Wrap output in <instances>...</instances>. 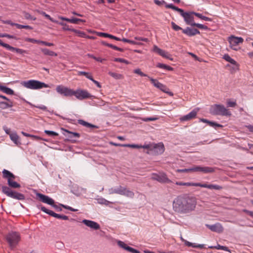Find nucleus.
<instances>
[{"mask_svg": "<svg viewBox=\"0 0 253 253\" xmlns=\"http://www.w3.org/2000/svg\"><path fill=\"white\" fill-rule=\"evenodd\" d=\"M197 205L196 199L188 195L177 196L173 201V211L179 214H189L195 211Z\"/></svg>", "mask_w": 253, "mask_h": 253, "instance_id": "obj_1", "label": "nucleus"}, {"mask_svg": "<svg viewBox=\"0 0 253 253\" xmlns=\"http://www.w3.org/2000/svg\"><path fill=\"white\" fill-rule=\"evenodd\" d=\"M166 8H171L179 12L180 15L183 18L184 20L187 25L193 26V24L195 23L194 21L193 11L185 12L182 9L179 8L171 3L167 4Z\"/></svg>", "mask_w": 253, "mask_h": 253, "instance_id": "obj_2", "label": "nucleus"}, {"mask_svg": "<svg viewBox=\"0 0 253 253\" xmlns=\"http://www.w3.org/2000/svg\"><path fill=\"white\" fill-rule=\"evenodd\" d=\"M21 84L27 88L34 90L49 87L48 84L35 80L23 81L21 83Z\"/></svg>", "mask_w": 253, "mask_h": 253, "instance_id": "obj_3", "label": "nucleus"}, {"mask_svg": "<svg viewBox=\"0 0 253 253\" xmlns=\"http://www.w3.org/2000/svg\"><path fill=\"white\" fill-rule=\"evenodd\" d=\"M211 114L214 115H220L222 116H230L231 113L226 109L224 105L221 104H214L212 105L210 109Z\"/></svg>", "mask_w": 253, "mask_h": 253, "instance_id": "obj_4", "label": "nucleus"}, {"mask_svg": "<svg viewBox=\"0 0 253 253\" xmlns=\"http://www.w3.org/2000/svg\"><path fill=\"white\" fill-rule=\"evenodd\" d=\"M175 184L179 186H199L201 187L217 190H219L222 189V187L218 185L201 184L200 183L176 182Z\"/></svg>", "mask_w": 253, "mask_h": 253, "instance_id": "obj_5", "label": "nucleus"}, {"mask_svg": "<svg viewBox=\"0 0 253 253\" xmlns=\"http://www.w3.org/2000/svg\"><path fill=\"white\" fill-rule=\"evenodd\" d=\"M2 191L7 196L12 198L19 200H23L25 199V196L23 194L12 190L9 187L6 186H2Z\"/></svg>", "mask_w": 253, "mask_h": 253, "instance_id": "obj_6", "label": "nucleus"}, {"mask_svg": "<svg viewBox=\"0 0 253 253\" xmlns=\"http://www.w3.org/2000/svg\"><path fill=\"white\" fill-rule=\"evenodd\" d=\"M7 242L11 248H14L20 240V234L17 232H11L6 237Z\"/></svg>", "mask_w": 253, "mask_h": 253, "instance_id": "obj_7", "label": "nucleus"}, {"mask_svg": "<svg viewBox=\"0 0 253 253\" xmlns=\"http://www.w3.org/2000/svg\"><path fill=\"white\" fill-rule=\"evenodd\" d=\"M152 179L157 180L160 183H170L172 181L168 178L165 173H153L151 177Z\"/></svg>", "mask_w": 253, "mask_h": 253, "instance_id": "obj_8", "label": "nucleus"}, {"mask_svg": "<svg viewBox=\"0 0 253 253\" xmlns=\"http://www.w3.org/2000/svg\"><path fill=\"white\" fill-rule=\"evenodd\" d=\"M74 96L80 100L90 98L93 96L88 92L87 90L81 89L75 90Z\"/></svg>", "mask_w": 253, "mask_h": 253, "instance_id": "obj_9", "label": "nucleus"}, {"mask_svg": "<svg viewBox=\"0 0 253 253\" xmlns=\"http://www.w3.org/2000/svg\"><path fill=\"white\" fill-rule=\"evenodd\" d=\"M149 79L154 86L159 88L164 92L169 94L170 96L173 95V93L169 91V89L166 86V85L160 83L156 79H154L151 77H149Z\"/></svg>", "mask_w": 253, "mask_h": 253, "instance_id": "obj_10", "label": "nucleus"}, {"mask_svg": "<svg viewBox=\"0 0 253 253\" xmlns=\"http://www.w3.org/2000/svg\"><path fill=\"white\" fill-rule=\"evenodd\" d=\"M56 90L59 94H63L65 96L74 95L75 90L62 85H58L56 88Z\"/></svg>", "mask_w": 253, "mask_h": 253, "instance_id": "obj_11", "label": "nucleus"}, {"mask_svg": "<svg viewBox=\"0 0 253 253\" xmlns=\"http://www.w3.org/2000/svg\"><path fill=\"white\" fill-rule=\"evenodd\" d=\"M13 102L6 96L0 95V109H6L13 107Z\"/></svg>", "mask_w": 253, "mask_h": 253, "instance_id": "obj_12", "label": "nucleus"}, {"mask_svg": "<svg viewBox=\"0 0 253 253\" xmlns=\"http://www.w3.org/2000/svg\"><path fill=\"white\" fill-rule=\"evenodd\" d=\"M244 40L241 37H237L234 36H231L229 37L228 42L230 43L231 48L235 50H237L236 46L239 44L242 43Z\"/></svg>", "mask_w": 253, "mask_h": 253, "instance_id": "obj_13", "label": "nucleus"}, {"mask_svg": "<svg viewBox=\"0 0 253 253\" xmlns=\"http://www.w3.org/2000/svg\"><path fill=\"white\" fill-rule=\"evenodd\" d=\"M0 45L3 47H5L7 50H10L12 51H16V52H17L19 54H21L28 53V51L27 50L11 46L7 43H4L3 42H2V41L1 40H0Z\"/></svg>", "mask_w": 253, "mask_h": 253, "instance_id": "obj_14", "label": "nucleus"}, {"mask_svg": "<svg viewBox=\"0 0 253 253\" xmlns=\"http://www.w3.org/2000/svg\"><path fill=\"white\" fill-rule=\"evenodd\" d=\"M192 171H199L204 173H212L215 171V169L210 167L195 166L191 168Z\"/></svg>", "mask_w": 253, "mask_h": 253, "instance_id": "obj_15", "label": "nucleus"}, {"mask_svg": "<svg viewBox=\"0 0 253 253\" xmlns=\"http://www.w3.org/2000/svg\"><path fill=\"white\" fill-rule=\"evenodd\" d=\"M165 147L163 143H153L151 152L155 155H161L164 153Z\"/></svg>", "mask_w": 253, "mask_h": 253, "instance_id": "obj_16", "label": "nucleus"}, {"mask_svg": "<svg viewBox=\"0 0 253 253\" xmlns=\"http://www.w3.org/2000/svg\"><path fill=\"white\" fill-rule=\"evenodd\" d=\"M62 129L68 133L67 135L65 134H64L68 138L69 140L72 142H76V138H79L80 137V134L79 133L72 132L64 128H62Z\"/></svg>", "mask_w": 253, "mask_h": 253, "instance_id": "obj_17", "label": "nucleus"}, {"mask_svg": "<svg viewBox=\"0 0 253 253\" xmlns=\"http://www.w3.org/2000/svg\"><path fill=\"white\" fill-rule=\"evenodd\" d=\"M199 110V109L198 108L194 109L188 114L181 117L180 120L181 122L188 121L196 118Z\"/></svg>", "mask_w": 253, "mask_h": 253, "instance_id": "obj_18", "label": "nucleus"}, {"mask_svg": "<svg viewBox=\"0 0 253 253\" xmlns=\"http://www.w3.org/2000/svg\"><path fill=\"white\" fill-rule=\"evenodd\" d=\"M36 195L37 197L39 198L40 200L42 203L47 204L50 206L53 204V202L54 201L48 196L38 192L36 193Z\"/></svg>", "mask_w": 253, "mask_h": 253, "instance_id": "obj_19", "label": "nucleus"}, {"mask_svg": "<svg viewBox=\"0 0 253 253\" xmlns=\"http://www.w3.org/2000/svg\"><path fill=\"white\" fill-rule=\"evenodd\" d=\"M153 51L157 53L158 54L161 55L163 57L166 58L167 59H169L170 60H172V58H170V54L167 51L164 50H163L159 47H158L157 45H154Z\"/></svg>", "mask_w": 253, "mask_h": 253, "instance_id": "obj_20", "label": "nucleus"}, {"mask_svg": "<svg viewBox=\"0 0 253 253\" xmlns=\"http://www.w3.org/2000/svg\"><path fill=\"white\" fill-rule=\"evenodd\" d=\"M206 227L210 229L211 231L217 232V233H222L223 231V227L222 226L221 224L220 223H216L213 225L206 224Z\"/></svg>", "mask_w": 253, "mask_h": 253, "instance_id": "obj_21", "label": "nucleus"}, {"mask_svg": "<svg viewBox=\"0 0 253 253\" xmlns=\"http://www.w3.org/2000/svg\"><path fill=\"white\" fill-rule=\"evenodd\" d=\"M182 33L189 37H192L197 34H200V31L195 28H191L189 27L182 30Z\"/></svg>", "mask_w": 253, "mask_h": 253, "instance_id": "obj_22", "label": "nucleus"}, {"mask_svg": "<svg viewBox=\"0 0 253 253\" xmlns=\"http://www.w3.org/2000/svg\"><path fill=\"white\" fill-rule=\"evenodd\" d=\"M82 222L87 227H89L93 230H98L100 229L99 224L94 221L84 219L82 221Z\"/></svg>", "mask_w": 253, "mask_h": 253, "instance_id": "obj_23", "label": "nucleus"}, {"mask_svg": "<svg viewBox=\"0 0 253 253\" xmlns=\"http://www.w3.org/2000/svg\"><path fill=\"white\" fill-rule=\"evenodd\" d=\"M37 207L38 209H41L42 211L49 214V215H51L58 219L59 218L60 215L59 214H57L53 212L52 211L47 209L41 205H38Z\"/></svg>", "mask_w": 253, "mask_h": 253, "instance_id": "obj_24", "label": "nucleus"}, {"mask_svg": "<svg viewBox=\"0 0 253 253\" xmlns=\"http://www.w3.org/2000/svg\"><path fill=\"white\" fill-rule=\"evenodd\" d=\"M121 195L130 198H133L134 196V193L133 191L128 189L126 187L122 186L121 188Z\"/></svg>", "mask_w": 253, "mask_h": 253, "instance_id": "obj_25", "label": "nucleus"}, {"mask_svg": "<svg viewBox=\"0 0 253 253\" xmlns=\"http://www.w3.org/2000/svg\"><path fill=\"white\" fill-rule=\"evenodd\" d=\"M3 177L6 178L8 180V179H15L16 176L10 171L8 170L4 169L2 171Z\"/></svg>", "mask_w": 253, "mask_h": 253, "instance_id": "obj_26", "label": "nucleus"}, {"mask_svg": "<svg viewBox=\"0 0 253 253\" xmlns=\"http://www.w3.org/2000/svg\"><path fill=\"white\" fill-rule=\"evenodd\" d=\"M78 123L80 125H82V126H83L86 127H87V128H98L97 126L92 125L91 124H90L87 122H85V121H84L83 120H78Z\"/></svg>", "mask_w": 253, "mask_h": 253, "instance_id": "obj_27", "label": "nucleus"}, {"mask_svg": "<svg viewBox=\"0 0 253 253\" xmlns=\"http://www.w3.org/2000/svg\"><path fill=\"white\" fill-rule=\"evenodd\" d=\"M97 35L99 36V37H105V38H110V39H114V40L118 41H121V39L120 38H118L117 37H115V36H114L113 35L109 34L108 33H106L97 32Z\"/></svg>", "mask_w": 253, "mask_h": 253, "instance_id": "obj_28", "label": "nucleus"}, {"mask_svg": "<svg viewBox=\"0 0 253 253\" xmlns=\"http://www.w3.org/2000/svg\"><path fill=\"white\" fill-rule=\"evenodd\" d=\"M41 50L44 55H48L50 56H57V54L56 53L46 48H41Z\"/></svg>", "mask_w": 253, "mask_h": 253, "instance_id": "obj_29", "label": "nucleus"}, {"mask_svg": "<svg viewBox=\"0 0 253 253\" xmlns=\"http://www.w3.org/2000/svg\"><path fill=\"white\" fill-rule=\"evenodd\" d=\"M15 179H8L7 181V183L9 186L11 188H18L21 187L20 184L18 183L17 182L14 181Z\"/></svg>", "mask_w": 253, "mask_h": 253, "instance_id": "obj_30", "label": "nucleus"}, {"mask_svg": "<svg viewBox=\"0 0 253 253\" xmlns=\"http://www.w3.org/2000/svg\"><path fill=\"white\" fill-rule=\"evenodd\" d=\"M0 90L5 93L7 94L13 95L14 94V91L11 88L7 87L5 86L0 85Z\"/></svg>", "mask_w": 253, "mask_h": 253, "instance_id": "obj_31", "label": "nucleus"}, {"mask_svg": "<svg viewBox=\"0 0 253 253\" xmlns=\"http://www.w3.org/2000/svg\"><path fill=\"white\" fill-rule=\"evenodd\" d=\"M101 43L102 45L111 47L115 50L119 51H123L124 49L123 48H120L115 46L112 44L108 43L105 41H102Z\"/></svg>", "mask_w": 253, "mask_h": 253, "instance_id": "obj_32", "label": "nucleus"}, {"mask_svg": "<svg viewBox=\"0 0 253 253\" xmlns=\"http://www.w3.org/2000/svg\"><path fill=\"white\" fill-rule=\"evenodd\" d=\"M11 140L16 144H20L19 141V136L16 133H12L9 134Z\"/></svg>", "mask_w": 253, "mask_h": 253, "instance_id": "obj_33", "label": "nucleus"}, {"mask_svg": "<svg viewBox=\"0 0 253 253\" xmlns=\"http://www.w3.org/2000/svg\"><path fill=\"white\" fill-rule=\"evenodd\" d=\"M122 186H120L117 188H111L109 189V192L110 194H118L121 195Z\"/></svg>", "mask_w": 253, "mask_h": 253, "instance_id": "obj_34", "label": "nucleus"}, {"mask_svg": "<svg viewBox=\"0 0 253 253\" xmlns=\"http://www.w3.org/2000/svg\"><path fill=\"white\" fill-rule=\"evenodd\" d=\"M156 67L159 68L166 69L168 71H172L173 70V68H172L171 67L166 64L160 63H158L156 65Z\"/></svg>", "mask_w": 253, "mask_h": 253, "instance_id": "obj_35", "label": "nucleus"}, {"mask_svg": "<svg viewBox=\"0 0 253 253\" xmlns=\"http://www.w3.org/2000/svg\"><path fill=\"white\" fill-rule=\"evenodd\" d=\"M223 59L233 65H236L237 63L236 61L232 59L228 54L224 55Z\"/></svg>", "mask_w": 253, "mask_h": 253, "instance_id": "obj_36", "label": "nucleus"}, {"mask_svg": "<svg viewBox=\"0 0 253 253\" xmlns=\"http://www.w3.org/2000/svg\"><path fill=\"white\" fill-rule=\"evenodd\" d=\"M211 249H216L217 250H222L225 251L230 252L228 248L226 246H220L219 245H217L216 246H210L209 247Z\"/></svg>", "mask_w": 253, "mask_h": 253, "instance_id": "obj_37", "label": "nucleus"}, {"mask_svg": "<svg viewBox=\"0 0 253 253\" xmlns=\"http://www.w3.org/2000/svg\"><path fill=\"white\" fill-rule=\"evenodd\" d=\"M71 31L73 32L74 33L77 34L78 35V36L80 37H81V38L86 37L85 33L83 31H80L78 30H76V29H74L71 30Z\"/></svg>", "mask_w": 253, "mask_h": 253, "instance_id": "obj_38", "label": "nucleus"}, {"mask_svg": "<svg viewBox=\"0 0 253 253\" xmlns=\"http://www.w3.org/2000/svg\"><path fill=\"white\" fill-rule=\"evenodd\" d=\"M109 75L117 80L121 79L123 78V76L121 74L117 73L110 72H109Z\"/></svg>", "mask_w": 253, "mask_h": 253, "instance_id": "obj_39", "label": "nucleus"}, {"mask_svg": "<svg viewBox=\"0 0 253 253\" xmlns=\"http://www.w3.org/2000/svg\"><path fill=\"white\" fill-rule=\"evenodd\" d=\"M78 75L79 76H84L85 77L89 80H91L92 78V76L89 73L84 71H79L78 72Z\"/></svg>", "mask_w": 253, "mask_h": 253, "instance_id": "obj_40", "label": "nucleus"}, {"mask_svg": "<svg viewBox=\"0 0 253 253\" xmlns=\"http://www.w3.org/2000/svg\"><path fill=\"white\" fill-rule=\"evenodd\" d=\"M25 41L27 42H30L32 43H39V44H41V42H41L42 41H41V40H36L34 39L29 38H26L25 39Z\"/></svg>", "mask_w": 253, "mask_h": 253, "instance_id": "obj_41", "label": "nucleus"}, {"mask_svg": "<svg viewBox=\"0 0 253 253\" xmlns=\"http://www.w3.org/2000/svg\"><path fill=\"white\" fill-rule=\"evenodd\" d=\"M193 26H195L199 29H204L205 30H207L209 29L208 26L199 23H195V24H193Z\"/></svg>", "mask_w": 253, "mask_h": 253, "instance_id": "obj_42", "label": "nucleus"}, {"mask_svg": "<svg viewBox=\"0 0 253 253\" xmlns=\"http://www.w3.org/2000/svg\"><path fill=\"white\" fill-rule=\"evenodd\" d=\"M133 72L135 74H137L139 75H140V76L141 77H147L148 78L149 77H150L149 76H148L147 74H144V73H143L141 70L140 69H135L134 71H133Z\"/></svg>", "mask_w": 253, "mask_h": 253, "instance_id": "obj_43", "label": "nucleus"}, {"mask_svg": "<svg viewBox=\"0 0 253 253\" xmlns=\"http://www.w3.org/2000/svg\"><path fill=\"white\" fill-rule=\"evenodd\" d=\"M42 15H43L47 19H49L51 22L55 23H58V21L54 20L53 18L51 17L49 15L46 14L45 12H42Z\"/></svg>", "mask_w": 253, "mask_h": 253, "instance_id": "obj_44", "label": "nucleus"}, {"mask_svg": "<svg viewBox=\"0 0 253 253\" xmlns=\"http://www.w3.org/2000/svg\"><path fill=\"white\" fill-rule=\"evenodd\" d=\"M171 27L175 31H178L179 30H183L181 27L180 26L177 25L174 22H171Z\"/></svg>", "mask_w": 253, "mask_h": 253, "instance_id": "obj_45", "label": "nucleus"}, {"mask_svg": "<svg viewBox=\"0 0 253 253\" xmlns=\"http://www.w3.org/2000/svg\"><path fill=\"white\" fill-rule=\"evenodd\" d=\"M79 22L84 23L86 22V21L84 19H79V18H77L73 17V18H71V23L78 24Z\"/></svg>", "mask_w": 253, "mask_h": 253, "instance_id": "obj_46", "label": "nucleus"}, {"mask_svg": "<svg viewBox=\"0 0 253 253\" xmlns=\"http://www.w3.org/2000/svg\"><path fill=\"white\" fill-rule=\"evenodd\" d=\"M97 202L99 204H103L105 205H108L110 203L109 201L106 200V199L103 198L98 199Z\"/></svg>", "mask_w": 253, "mask_h": 253, "instance_id": "obj_47", "label": "nucleus"}, {"mask_svg": "<svg viewBox=\"0 0 253 253\" xmlns=\"http://www.w3.org/2000/svg\"><path fill=\"white\" fill-rule=\"evenodd\" d=\"M24 16L25 19L28 20H35L36 19L35 17H33L30 14L26 12H24Z\"/></svg>", "mask_w": 253, "mask_h": 253, "instance_id": "obj_48", "label": "nucleus"}, {"mask_svg": "<svg viewBox=\"0 0 253 253\" xmlns=\"http://www.w3.org/2000/svg\"><path fill=\"white\" fill-rule=\"evenodd\" d=\"M114 61H115V62L124 63L126 64H128L129 63L128 61L126 60L125 59L121 58H115L114 59Z\"/></svg>", "mask_w": 253, "mask_h": 253, "instance_id": "obj_49", "label": "nucleus"}, {"mask_svg": "<svg viewBox=\"0 0 253 253\" xmlns=\"http://www.w3.org/2000/svg\"><path fill=\"white\" fill-rule=\"evenodd\" d=\"M44 133L49 136H58V134L53 131L45 130Z\"/></svg>", "mask_w": 253, "mask_h": 253, "instance_id": "obj_50", "label": "nucleus"}, {"mask_svg": "<svg viewBox=\"0 0 253 253\" xmlns=\"http://www.w3.org/2000/svg\"><path fill=\"white\" fill-rule=\"evenodd\" d=\"M152 146H153V143H150V144H145L144 145H140V146H141L140 148H143L147 149L149 151L151 152Z\"/></svg>", "mask_w": 253, "mask_h": 253, "instance_id": "obj_51", "label": "nucleus"}, {"mask_svg": "<svg viewBox=\"0 0 253 253\" xmlns=\"http://www.w3.org/2000/svg\"><path fill=\"white\" fill-rule=\"evenodd\" d=\"M123 147H131L133 148H140L141 146L140 145H137V144H124L123 145Z\"/></svg>", "mask_w": 253, "mask_h": 253, "instance_id": "obj_52", "label": "nucleus"}, {"mask_svg": "<svg viewBox=\"0 0 253 253\" xmlns=\"http://www.w3.org/2000/svg\"><path fill=\"white\" fill-rule=\"evenodd\" d=\"M118 245L121 248H123L124 249L126 250V248L128 246L124 242L121 241H119L118 242Z\"/></svg>", "mask_w": 253, "mask_h": 253, "instance_id": "obj_53", "label": "nucleus"}, {"mask_svg": "<svg viewBox=\"0 0 253 253\" xmlns=\"http://www.w3.org/2000/svg\"><path fill=\"white\" fill-rule=\"evenodd\" d=\"M208 124L210 125V126H212V127H222V126L221 125H220V124H217L215 122H211V121H209L208 122Z\"/></svg>", "mask_w": 253, "mask_h": 253, "instance_id": "obj_54", "label": "nucleus"}, {"mask_svg": "<svg viewBox=\"0 0 253 253\" xmlns=\"http://www.w3.org/2000/svg\"><path fill=\"white\" fill-rule=\"evenodd\" d=\"M154 1L155 3L159 6H161L162 4H165V6L166 7V5L168 4L164 0L160 1L159 0H154Z\"/></svg>", "mask_w": 253, "mask_h": 253, "instance_id": "obj_55", "label": "nucleus"}, {"mask_svg": "<svg viewBox=\"0 0 253 253\" xmlns=\"http://www.w3.org/2000/svg\"><path fill=\"white\" fill-rule=\"evenodd\" d=\"M227 104L228 107H234L236 105V102L235 101H231L229 100L227 102Z\"/></svg>", "mask_w": 253, "mask_h": 253, "instance_id": "obj_56", "label": "nucleus"}, {"mask_svg": "<svg viewBox=\"0 0 253 253\" xmlns=\"http://www.w3.org/2000/svg\"><path fill=\"white\" fill-rule=\"evenodd\" d=\"M120 41H122V42H128V43H131L132 44L136 43V42H134L133 41H131V40H128V39H126V38H123L122 39H121Z\"/></svg>", "mask_w": 253, "mask_h": 253, "instance_id": "obj_57", "label": "nucleus"}, {"mask_svg": "<svg viewBox=\"0 0 253 253\" xmlns=\"http://www.w3.org/2000/svg\"><path fill=\"white\" fill-rule=\"evenodd\" d=\"M178 172H188L192 171L191 168L190 169H178L176 170Z\"/></svg>", "mask_w": 253, "mask_h": 253, "instance_id": "obj_58", "label": "nucleus"}, {"mask_svg": "<svg viewBox=\"0 0 253 253\" xmlns=\"http://www.w3.org/2000/svg\"><path fill=\"white\" fill-rule=\"evenodd\" d=\"M158 118L156 117H149V118H144L142 119V120L144 122H149V121H153L157 120Z\"/></svg>", "mask_w": 253, "mask_h": 253, "instance_id": "obj_59", "label": "nucleus"}, {"mask_svg": "<svg viewBox=\"0 0 253 253\" xmlns=\"http://www.w3.org/2000/svg\"><path fill=\"white\" fill-rule=\"evenodd\" d=\"M33 106H34V107L39 108L40 109H41L43 111H47V107L43 105H40V106L33 105Z\"/></svg>", "mask_w": 253, "mask_h": 253, "instance_id": "obj_60", "label": "nucleus"}, {"mask_svg": "<svg viewBox=\"0 0 253 253\" xmlns=\"http://www.w3.org/2000/svg\"><path fill=\"white\" fill-rule=\"evenodd\" d=\"M60 205L62 207H63V208H64L65 209L69 210H70L71 211H77V210L74 209L72 208L71 207H69V206H65V205H62V204H61Z\"/></svg>", "mask_w": 253, "mask_h": 253, "instance_id": "obj_61", "label": "nucleus"}, {"mask_svg": "<svg viewBox=\"0 0 253 253\" xmlns=\"http://www.w3.org/2000/svg\"><path fill=\"white\" fill-rule=\"evenodd\" d=\"M41 42V44L45 46H51L54 45V44L51 42H48L43 41H42Z\"/></svg>", "mask_w": 253, "mask_h": 253, "instance_id": "obj_62", "label": "nucleus"}, {"mask_svg": "<svg viewBox=\"0 0 253 253\" xmlns=\"http://www.w3.org/2000/svg\"><path fill=\"white\" fill-rule=\"evenodd\" d=\"M134 39L136 40L143 41V42H147L148 41V39L147 38H145L135 37L134 38Z\"/></svg>", "mask_w": 253, "mask_h": 253, "instance_id": "obj_63", "label": "nucleus"}, {"mask_svg": "<svg viewBox=\"0 0 253 253\" xmlns=\"http://www.w3.org/2000/svg\"><path fill=\"white\" fill-rule=\"evenodd\" d=\"M90 81H91L98 87H101L100 84L98 81L94 80L93 78L91 79Z\"/></svg>", "mask_w": 253, "mask_h": 253, "instance_id": "obj_64", "label": "nucleus"}]
</instances>
